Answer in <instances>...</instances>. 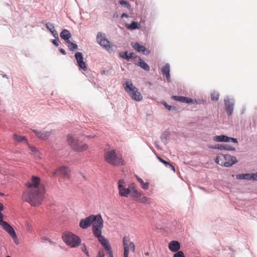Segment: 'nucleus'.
Segmentation results:
<instances>
[{
    "label": "nucleus",
    "mask_w": 257,
    "mask_h": 257,
    "mask_svg": "<svg viewBox=\"0 0 257 257\" xmlns=\"http://www.w3.org/2000/svg\"><path fill=\"white\" fill-rule=\"evenodd\" d=\"M40 182L39 177L33 176L32 182L26 184L28 189L22 195V199L33 206L40 205L44 198L45 187L42 184L40 185Z\"/></svg>",
    "instance_id": "f257e3e1"
},
{
    "label": "nucleus",
    "mask_w": 257,
    "mask_h": 257,
    "mask_svg": "<svg viewBox=\"0 0 257 257\" xmlns=\"http://www.w3.org/2000/svg\"><path fill=\"white\" fill-rule=\"evenodd\" d=\"M122 84L125 91L133 100L140 101L143 99L142 94L138 91V89L134 86L131 80L125 79Z\"/></svg>",
    "instance_id": "f03ea898"
},
{
    "label": "nucleus",
    "mask_w": 257,
    "mask_h": 257,
    "mask_svg": "<svg viewBox=\"0 0 257 257\" xmlns=\"http://www.w3.org/2000/svg\"><path fill=\"white\" fill-rule=\"evenodd\" d=\"M67 139L68 144L74 151L81 152L88 148L86 144H81V141L76 135H68Z\"/></svg>",
    "instance_id": "7ed1b4c3"
},
{
    "label": "nucleus",
    "mask_w": 257,
    "mask_h": 257,
    "mask_svg": "<svg viewBox=\"0 0 257 257\" xmlns=\"http://www.w3.org/2000/svg\"><path fill=\"white\" fill-rule=\"evenodd\" d=\"M62 238L66 245L72 248L78 247L81 242L79 236L70 231H65L62 233Z\"/></svg>",
    "instance_id": "20e7f679"
},
{
    "label": "nucleus",
    "mask_w": 257,
    "mask_h": 257,
    "mask_svg": "<svg viewBox=\"0 0 257 257\" xmlns=\"http://www.w3.org/2000/svg\"><path fill=\"white\" fill-rule=\"evenodd\" d=\"M215 162L221 166L230 167L237 163L238 161L235 156L228 154H219L216 156Z\"/></svg>",
    "instance_id": "39448f33"
},
{
    "label": "nucleus",
    "mask_w": 257,
    "mask_h": 257,
    "mask_svg": "<svg viewBox=\"0 0 257 257\" xmlns=\"http://www.w3.org/2000/svg\"><path fill=\"white\" fill-rule=\"evenodd\" d=\"M105 161L113 166L123 165V160L121 155H117L115 150L105 152L104 154Z\"/></svg>",
    "instance_id": "423d86ee"
},
{
    "label": "nucleus",
    "mask_w": 257,
    "mask_h": 257,
    "mask_svg": "<svg viewBox=\"0 0 257 257\" xmlns=\"http://www.w3.org/2000/svg\"><path fill=\"white\" fill-rule=\"evenodd\" d=\"M92 223V231L94 237L100 236L102 234V229L103 227V220L100 214L93 215Z\"/></svg>",
    "instance_id": "0eeeda50"
},
{
    "label": "nucleus",
    "mask_w": 257,
    "mask_h": 257,
    "mask_svg": "<svg viewBox=\"0 0 257 257\" xmlns=\"http://www.w3.org/2000/svg\"><path fill=\"white\" fill-rule=\"evenodd\" d=\"M96 39L97 43L108 51H113L114 46L106 38L104 34L98 32L97 34Z\"/></svg>",
    "instance_id": "6e6552de"
},
{
    "label": "nucleus",
    "mask_w": 257,
    "mask_h": 257,
    "mask_svg": "<svg viewBox=\"0 0 257 257\" xmlns=\"http://www.w3.org/2000/svg\"><path fill=\"white\" fill-rule=\"evenodd\" d=\"M124 184V181L123 179H120L118 182V189L119 191V195L122 197H127L129 194L131 192L130 188H126Z\"/></svg>",
    "instance_id": "1a4fd4ad"
},
{
    "label": "nucleus",
    "mask_w": 257,
    "mask_h": 257,
    "mask_svg": "<svg viewBox=\"0 0 257 257\" xmlns=\"http://www.w3.org/2000/svg\"><path fill=\"white\" fill-rule=\"evenodd\" d=\"M56 174L61 175L65 178H69L71 176V171L68 167L62 166L53 173V176H54Z\"/></svg>",
    "instance_id": "9d476101"
},
{
    "label": "nucleus",
    "mask_w": 257,
    "mask_h": 257,
    "mask_svg": "<svg viewBox=\"0 0 257 257\" xmlns=\"http://www.w3.org/2000/svg\"><path fill=\"white\" fill-rule=\"evenodd\" d=\"M208 148L212 149H218L220 150L235 151V147L228 144H216L215 145H209Z\"/></svg>",
    "instance_id": "9b49d317"
},
{
    "label": "nucleus",
    "mask_w": 257,
    "mask_h": 257,
    "mask_svg": "<svg viewBox=\"0 0 257 257\" xmlns=\"http://www.w3.org/2000/svg\"><path fill=\"white\" fill-rule=\"evenodd\" d=\"M92 215H90L84 219H81L79 224V227L83 229H87L90 227L92 223V220H94L92 219Z\"/></svg>",
    "instance_id": "f8f14e48"
},
{
    "label": "nucleus",
    "mask_w": 257,
    "mask_h": 257,
    "mask_svg": "<svg viewBox=\"0 0 257 257\" xmlns=\"http://www.w3.org/2000/svg\"><path fill=\"white\" fill-rule=\"evenodd\" d=\"M75 57L79 68L84 71H86L87 67L85 63L83 61L82 54L81 52H76L75 54Z\"/></svg>",
    "instance_id": "ddd939ff"
},
{
    "label": "nucleus",
    "mask_w": 257,
    "mask_h": 257,
    "mask_svg": "<svg viewBox=\"0 0 257 257\" xmlns=\"http://www.w3.org/2000/svg\"><path fill=\"white\" fill-rule=\"evenodd\" d=\"M38 138L42 140L47 139L51 134V131H46L45 130H33Z\"/></svg>",
    "instance_id": "4468645a"
},
{
    "label": "nucleus",
    "mask_w": 257,
    "mask_h": 257,
    "mask_svg": "<svg viewBox=\"0 0 257 257\" xmlns=\"http://www.w3.org/2000/svg\"><path fill=\"white\" fill-rule=\"evenodd\" d=\"M95 237L98 239V241L103 246L107 252L112 251L111 247L108 240L103 236L102 234L100 235V236H97Z\"/></svg>",
    "instance_id": "2eb2a0df"
},
{
    "label": "nucleus",
    "mask_w": 257,
    "mask_h": 257,
    "mask_svg": "<svg viewBox=\"0 0 257 257\" xmlns=\"http://www.w3.org/2000/svg\"><path fill=\"white\" fill-rule=\"evenodd\" d=\"M225 110L228 115H231L233 110V103L228 98L224 99Z\"/></svg>",
    "instance_id": "dca6fc26"
},
{
    "label": "nucleus",
    "mask_w": 257,
    "mask_h": 257,
    "mask_svg": "<svg viewBox=\"0 0 257 257\" xmlns=\"http://www.w3.org/2000/svg\"><path fill=\"white\" fill-rule=\"evenodd\" d=\"M168 247L172 252H177L179 251L180 248V243L176 240H173L169 243Z\"/></svg>",
    "instance_id": "f3484780"
},
{
    "label": "nucleus",
    "mask_w": 257,
    "mask_h": 257,
    "mask_svg": "<svg viewBox=\"0 0 257 257\" xmlns=\"http://www.w3.org/2000/svg\"><path fill=\"white\" fill-rule=\"evenodd\" d=\"M2 226L11 237H15L16 233L14 229L7 222H3V224L2 225Z\"/></svg>",
    "instance_id": "a211bd4d"
},
{
    "label": "nucleus",
    "mask_w": 257,
    "mask_h": 257,
    "mask_svg": "<svg viewBox=\"0 0 257 257\" xmlns=\"http://www.w3.org/2000/svg\"><path fill=\"white\" fill-rule=\"evenodd\" d=\"M130 241L128 236H125L123 237L122 243L124 249V257H128L129 249L128 242Z\"/></svg>",
    "instance_id": "6ab92c4d"
},
{
    "label": "nucleus",
    "mask_w": 257,
    "mask_h": 257,
    "mask_svg": "<svg viewBox=\"0 0 257 257\" xmlns=\"http://www.w3.org/2000/svg\"><path fill=\"white\" fill-rule=\"evenodd\" d=\"M133 47L137 51H138L139 52H142L144 54L147 55L150 52L149 50H147L145 47H144L143 45H140L138 43H136L134 45H133Z\"/></svg>",
    "instance_id": "aec40b11"
},
{
    "label": "nucleus",
    "mask_w": 257,
    "mask_h": 257,
    "mask_svg": "<svg viewBox=\"0 0 257 257\" xmlns=\"http://www.w3.org/2000/svg\"><path fill=\"white\" fill-rule=\"evenodd\" d=\"M171 98L176 101H178L182 102H186L187 103H192L193 101V100L191 98L181 96L173 95L171 97Z\"/></svg>",
    "instance_id": "412c9836"
},
{
    "label": "nucleus",
    "mask_w": 257,
    "mask_h": 257,
    "mask_svg": "<svg viewBox=\"0 0 257 257\" xmlns=\"http://www.w3.org/2000/svg\"><path fill=\"white\" fill-rule=\"evenodd\" d=\"M161 71L163 74L166 76L167 79L169 80L170 79V65L168 63L166 64L162 67Z\"/></svg>",
    "instance_id": "4be33fe9"
},
{
    "label": "nucleus",
    "mask_w": 257,
    "mask_h": 257,
    "mask_svg": "<svg viewBox=\"0 0 257 257\" xmlns=\"http://www.w3.org/2000/svg\"><path fill=\"white\" fill-rule=\"evenodd\" d=\"M71 36V33L67 30H63L60 33L61 38L64 40L66 43L70 41L69 38Z\"/></svg>",
    "instance_id": "5701e85b"
},
{
    "label": "nucleus",
    "mask_w": 257,
    "mask_h": 257,
    "mask_svg": "<svg viewBox=\"0 0 257 257\" xmlns=\"http://www.w3.org/2000/svg\"><path fill=\"white\" fill-rule=\"evenodd\" d=\"M213 140L215 142H226L227 136L223 135L214 136L213 137Z\"/></svg>",
    "instance_id": "b1692460"
},
{
    "label": "nucleus",
    "mask_w": 257,
    "mask_h": 257,
    "mask_svg": "<svg viewBox=\"0 0 257 257\" xmlns=\"http://www.w3.org/2000/svg\"><path fill=\"white\" fill-rule=\"evenodd\" d=\"M250 174L249 173L237 174L236 175V178L239 180H250Z\"/></svg>",
    "instance_id": "393cba45"
},
{
    "label": "nucleus",
    "mask_w": 257,
    "mask_h": 257,
    "mask_svg": "<svg viewBox=\"0 0 257 257\" xmlns=\"http://www.w3.org/2000/svg\"><path fill=\"white\" fill-rule=\"evenodd\" d=\"M130 194L132 197L137 200H139V198L142 196V193L138 191L136 189H133Z\"/></svg>",
    "instance_id": "a878e982"
},
{
    "label": "nucleus",
    "mask_w": 257,
    "mask_h": 257,
    "mask_svg": "<svg viewBox=\"0 0 257 257\" xmlns=\"http://www.w3.org/2000/svg\"><path fill=\"white\" fill-rule=\"evenodd\" d=\"M137 180L140 182L142 185V187L144 189H148L149 186V183L148 182L144 183L143 179L140 178L137 175H135Z\"/></svg>",
    "instance_id": "bb28decb"
},
{
    "label": "nucleus",
    "mask_w": 257,
    "mask_h": 257,
    "mask_svg": "<svg viewBox=\"0 0 257 257\" xmlns=\"http://www.w3.org/2000/svg\"><path fill=\"white\" fill-rule=\"evenodd\" d=\"M125 27L129 30H135L139 28L138 23L135 21H133L130 25L126 24Z\"/></svg>",
    "instance_id": "cd10ccee"
},
{
    "label": "nucleus",
    "mask_w": 257,
    "mask_h": 257,
    "mask_svg": "<svg viewBox=\"0 0 257 257\" xmlns=\"http://www.w3.org/2000/svg\"><path fill=\"white\" fill-rule=\"evenodd\" d=\"M139 65L143 69L146 70V71H149L150 70V67L142 59L140 60V61L139 62Z\"/></svg>",
    "instance_id": "c85d7f7f"
},
{
    "label": "nucleus",
    "mask_w": 257,
    "mask_h": 257,
    "mask_svg": "<svg viewBox=\"0 0 257 257\" xmlns=\"http://www.w3.org/2000/svg\"><path fill=\"white\" fill-rule=\"evenodd\" d=\"M28 147L36 157H39V151L37 148L32 146L30 145L28 146Z\"/></svg>",
    "instance_id": "c756f323"
},
{
    "label": "nucleus",
    "mask_w": 257,
    "mask_h": 257,
    "mask_svg": "<svg viewBox=\"0 0 257 257\" xmlns=\"http://www.w3.org/2000/svg\"><path fill=\"white\" fill-rule=\"evenodd\" d=\"M13 138H14V140L17 142H22L24 141H27V139H26L25 137L18 136L16 134H15L14 135Z\"/></svg>",
    "instance_id": "7c9ffc66"
},
{
    "label": "nucleus",
    "mask_w": 257,
    "mask_h": 257,
    "mask_svg": "<svg viewBox=\"0 0 257 257\" xmlns=\"http://www.w3.org/2000/svg\"><path fill=\"white\" fill-rule=\"evenodd\" d=\"M67 43L68 44V48H69V49L70 50L73 51L74 50H75V49H77V44L72 43L70 41H69L68 42H67Z\"/></svg>",
    "instance_id": "2f4dec72"
},
{
    "label": "nucleus",
    "mask_w": 257,
    "mask_h": 257,
    "mask_svg": "<svg viewBox=\"0 0 257 257\" xmlns=\"http://www.w3.org/2000/svg\"><path fill=\"white\" fill-rule=\"evenodd\" d=\"M162 163L163 164H164L166 167L167 168H170L174 172H175V168L174 167V166L171 164L170 163V162H168L164 160H163L162 162Z\"/></svg>",
    "instance_id": "473e14b6"
},
{
    "label": "nucleus",
    "mask_w": 257,
    "mask_h": 257,
    "mask_svg": "<svg viewBox=\"0 0 257 257\" xmlns=\"http://www.w3.org/2000/svg\"><path fill=\"white\" fill-rule=\"evenodd\" d=\"M219 94L217 92L213 91L211 94V100H212L213 101H217L219 99Z\"/></svg>",
    "instance_id": "72a5a7b5"
},
{
    "label": "nucleus",
    "mask_w": 257,
    "mask_h": 257,
    "mask_svg": "<svg viewBox=\"0 0 257 257\" xmlns=\"http://www.w3.org/2000/svg\"><path fill=\"white\" fill-rule=\"evenodd\" d=\"M169 132L167 130L164 132L163 135L161 136L162 141L164 142L167 141L169 138Z\"/></svg>",
    "instance_id": "f704fd0d"
},
{
    "label": "nucleus",
    "mask_w": 257,
    "mask_h": 257,
    "mask_svg": "<svg viewBox=\"0 0 257 257\" xmlns=\"http://www.w3.org/2000/svg\"><path fill=\"white\" fill-rule=\"evenodd\" d=\"M140 202L143 203L149 204L150 201H149V198L146 196H141L138 200Z\"/></svg>",
    "instance_id": "c9c22d12"
},
{
    "label": "nucleus",
    "mask_w": 257,
    "mask_h": 257,
    "mask_svg": "<svg viewBox=\"0 0 257 257\" xmlns=\"http://www.w3.org/2000/svg\"><path fill=\"white\" fill-rule=\"evenodd\" d=\"M81 250L85 253V254L87 255V256H88V257L90 256L89 253L87 249L86 245L84 243L82 244V245Z\"/></svg>",
    "instance_id": "e433bc0d"
},
{
    "label": "nucleus",
    "mask_w": 257,
    "mask_h": 257,
    "mask_svg": "<svg viewBox=\"0 0 257 257\" xmlns=\"http://www.w3.org/2000/svg\"><path fill=\"white\" fill-rule=\"evenodd\" d=\"M226 142H232L233 143L237 144V143H238V140L236 138H231V137L227 136Z\"/></svg>",
    "instance_id": "4c0bfd02"
},
{
    "label": "nucleus",
    "mask_w": 257,
    "mask_h": 257,
    "mask_svg": "<svg viewBox=\"0 0 257 257\" xmlns=\"http://www.w3.org/2000/svg\"><path fill=\"white\" fill-rule=\"evenodd\" d=\"M173 257H185V256L182 251L179 250L173 255Z\"/></svg>",
    "instance_id": "58836bf2"
},
{
    "label": "nucleus",
    "mask_w": 257,
    "mask_h": 257,
    "mask_svg": "<svg viewBox=\"0 0 257 257\" xmlns=\"http://www.w3.org/2000/svg\"><path fill=\"white\" fill-rule=\"evenodd\" d=\"M119 3L120 5L125 6L127 9H130L131 8V5H130V4L126 1H124L123 0H121L119 1Z\"/></svg>",
    "instance_id": "ea45409f"
},
{
    "label": "nucleus",
    "mask_w": 257,
    "mask_h": 257,
    "mask_svg": "<svg viewBox=\"0 0 257 257\" xmlns=\"http://www.w3.org/2000/svg\"><path fill=\"white\" fill-rule=\"evenodd\" d=\"M46 27L51 32V31H53L54 30H55V27H54V26L53 25V24H51V23H47L46 25Z\"/></svg>",
    "instance_id": "a19ab883"
},
{
    "label": "nucleus",
    "mask_w": 257,
    "mask_h": 257,
    "mask_svg": "<svg viewBox=\"0 0 257 257\" xmlns=\"http://www.w3.org/2000/svg\"><path fill=\"white\" fill-rule=\"evenodd\" d=\"M128 247H130L131 250L132 252H134L135 251V244L134 242H130L129 244L128 243Z\"/></svg>",
    "instance_id": "79ce46f5"
},
{
    "label": "nucleus",
    "mask_w": 257,
    "mask_h": 257,
    "mask_svg": "<svg viewBox=\"0 0 257 257\" xmlns=\"http://www.w3.org/2000/svg\"><path fill=\"white\" fill-rule=\"evenodd\" d=\"M119 55L121 58L126 59L127 60H128V53L127 51H125L123 54L120 53Z\"/></svg>",
    "instance_id": "37998d69"
},
{
    "label": "nucleus",
    "mask_w": 257,
    "mask_h": 257,
    "mask_svg": "<svg viewBox=\"0 0 257 257\" xmlns=\"http://www.w3.org/2000/svg\"><path fill=\"white\" fill-rule=\"evenodd\" d=\"M250 180L257 181V172L255 173L250 174Z\"/></svg>",
    "instance_id": "c03bdc74"
},
{
    "label": "nucleus",
    "mask_w": 257,
    "mask_h": 257,
    "mask_svg": "<svg viewBox=\"0 0 257 257\" xmlns=\"http://www.w3.org/2000/svg\"><path fill=\"white\" fill-rule=\"evenodd\" d=\"M104 253L103 250H100L98 251V254L96 257H104Z\"/></svg>",
    "instance_id": "a18cd8bd"
},
{
    "label": "nucleus",
    "mask_w": 257,
    "mask_h": 257,
    "mask_svg": "<svg viewBox=\"0 0 257 257\" xmlns=\"http://www.w3.org/2000/svg\"><path fill=\"white\" fill-rule=\"evenodd\" d=\"M4 219V215L3 213L0 212V225H2L3 224V222H6V221H5L3 220Z\"/></svg>",
    "instance_id": "49530a36"
},
{
    "label": "nucleus",
    "mask_w": 257,
    "mask_h": 257,
    "mask_svg": "<svg viewBox=\"0 0 257 257\" xmlns=\"http://www.w3.org/2000/svg\"><path fill=\"white\" fill-rule=\"evenodd\" d=\"M12 238L13 239V240L16 244H18L19 243V240H18V239L16 234L15 237L13 236V237H12Z\"/></svg>",
    "instance_id": "de8ad7c7"
},
{
    "label": "nucleus",
    "mask_w": 257,
    "mask_h": 257,
    "mask_svg": "<svg viewBox=\"0 0 257 257\" xmlns=\"http://www.w3.org/2000/svg\"><path fill=\"white\" fill-rule=\"evenodd\" d=\"M51 32L55 38H58V34L55 30H54L53 31H51Z\"/></svg>",
    "instance_id": "09e8293b"
},
{
    "label": "nucleus",
    "mask_w": 257,
    "mask_h": 257,
    "mask_svg": "<svg viewBox=\"0 0 257 257\" xmlns=\"http://www.w3.org/2000/svg\"><path fill=\"white\" fill-rule=\"evenodd\" d=\"M164 105L165 106V107L168 109V110H170L172 108V106H170V105H169L168 104H167L166 102H164Z\"/></svg>",
    "instance_id": "8fccbe9b"
},
{
    "label": "nucleus",
    "mask_w": 257,
    "mask_h": 257,
    "mask_svg": "<svg viewBox=\"0 0 257 257\" xmlns=\"http://www.w3.org/2000/svg\"><path fill=\"white\" fill-rule=\"evenodd\" d=\"M128 188H130L131 189V192H132V190H133V189H136L135 188V184L134 183H132V184H131L128 187Z\"/></svg>",
    "instance_id": "3c124183"
},
{
    "label": "nucleus",
    "mask_w": 257,
    "mask_h": 257,
    "mask_svg": "<svg viewBox=\"0 0 257 257\" xmlns=\"http://www.w3.org/2000/svg\"><path fill=\"white\" fill-rule=\"evenodd\" d=\"M52 43L54 45H55L56 46H58L59 45L58 40H53L52 41Z\"/></svg>",
    "instance_id": "603ef678"
},
{
    "label": "nucleus",
    "mask_w": 257,
    "mask_h": 257,
    "mask_svg": "<svg viewBox=\"0 0 257 257\" xmlns=\"http://www.w3.org/2000/svg\"><path fill=\"white\" fill-rule=\"evenodd\" d=\"M134 53H130L128 54V60H130L131 58H132L134 57Z\"/></svg>",
    "instance_id": "864d4df0"
},
{
    "label": "nucleus",
    "mask_w": 257,
    "mask_h": 257,
    "mask_svg": "<svg viewBox=\"0 0 257 257\" xmlns=\"http://www.w3.org/2000/svg\"><path fill=\"white\" fill-rule=\"evenodd\" d=\"M41 239L43 241H48L49 240V238L46 236H43L41 238Z\"/></svg>",
    "instance_id": "5fc2aeb1"
},
{
    "label": "nucleus",
    "mask_w": 257,
    "mask_h": 257,
    "mask_svg": "<svg viewBox=\"0 0 257 257\" xmlns=\"http://www.w3.org/2000/svg\"><path fill=\"white\" fill-rule=\"evenodd\" d=\"M108 254V257H113V252L112 250L107 252Z\"/></svg>",
    "instance_id": "6e6d98bb"
},
{
    "label": "nucleus",
    "mask_w": 257,
    "mask_h": 257,
    "mask_svg": "<svg viewBox=\"0 0 257 257\" xmlns=\"http://www.w3.org/2000/svg\"><path fill=\"white\" fill-rule=\"evenodd\" d=\"M60 52H61L62 54H63V55H65V54H66L65 51L63 49H62V48L60 49Z\"/></svg>",
    "instance_id": "4d7b16f0"
},
{
    "label": "nucleus",
    "mask_w": 257,
    "mask_h": 257,
    "mask_svg": "<svg viewBox=\"0 0 257 257\" xmlns=\"http://www.w3.org/2000/svg\"><path fill=\"white\" fill-rule=\"evenodd\" d=\"M128 17V15H127L126 14H125V13H123V14L121 15V17L122 18H124V17L127 18Z\"/></svg>",
    "instance_id": "13d9d810"
},
{
    "label": "nucleus",
    "mask_w": 257,
    "mask_h": 257,
    "mask_svg": "<svg viewBox=\"0 0 257 257\" xmlns=\"http://www.w3.org/2000/svg\"><path fill=\"white\" fill-rule=\"evenodd\" d=\"M4 209V205L3 204L0 202V212Z\"/></svg>",
    "instance_id": "bf43d9fd"
},
{
    "label": "nucleus",
    "mask_w": 257,
    "mask_h": 257,
    "mask_svg": "<svg viewBox=\"0 0 257 257\" xmlns=\"http://www.w3.org/2000/svg\"><path fill=\"white\" fill-rule=\"evenodd\" d=\"M157 159L161 162H162V161L164 160L161 157H159V156H157Z\"/></svg>",
    "instance_id": "052dcab7"
},
{
    "label": "nucleus",
    "mask_w": 257,
    "mask_h": 257,
    "mask_svg": "<svg viewBox=\"0 0 257 257\" xmlns=\"http://www.w3.org/2000/svg\"><path fill=\"white\" fill-rule=\"evenodd\" d=\"M86 137L88 138H93L94 137V135H89V136H86Z\"/></svg>",
    "instance_id": "680f3d73"
},
{
    "label": "nucleus",
    "mask_w": 257,
    "mask_h": 257,
    "mask_svg": "<svg viewBox=\"0 0 257 257\" xmlns=\"http://www.w3.org/2000/svg\"><path fill=\"white\" fill-rule=\"evenodd\" d=\"M48 241L52 244H55V242L52 241L51 239H49V240H48Z\"/></svg>",
    "instance_id": "e2e57ef3"
},
{
    "label": "nucleus",
    "mask_w": 257,
    "mask_h": 257,
    "mask_svg": "<svg viewBox=\"0 0 257 257\" xmlns=\"http://www.w3.org/2000/svg\"><path fill=\"white\" fill-rule=\"evenodd\" d=\"M81 174L82 176L83 177V178L84 179H85V175H84V174H83L82 173H81Z\"/></svg>",
    "instance_id": "0e129e2a"
},
{
    "label": "nucleus",
    "mask_w": 257,
    "mask_h": 257,
    "mask_svg": "<svg viewBox=\"0 0 257 257\" xmlns=\"http://www.w3.org/2000/svg\"><path fill=\"white\" fill-rule=\"evenodd\" d=\"M145 254L146 255H149V253L148 252H147L145 253Z\"/></svg>",
    "instance_id": "69168bd1"
},
{
    "label": "nucleus",
    "mask_w": 257,
    "mask_h": 257,
    "mask_svg": "<svg viewBox=\"0 0 257 257\" xmlns=\"http://www.w3.org/2000/svg\"><path fill=\"white\" fill-rule=\"evenodd\" d=\"M3 76L4 77H7V75H6V74L3 75Z\"/></svg>",
    "instance_id": "338daca9"
},
{
    "label": "nucleus",
    "mask_w": 257,
    "mask_h": 257,
    "mask_svg": "<svg viewBox=\"0 0 257 257\" xmlns=\"http://www.w3.org/2000/svg\"><path fill=\"white\" fill-rule=\"evenodd\" d=\"M6 257H11L10 255H7Z\"/></svg>",
    "instance_id": "774afa93"
}]
</instances>
